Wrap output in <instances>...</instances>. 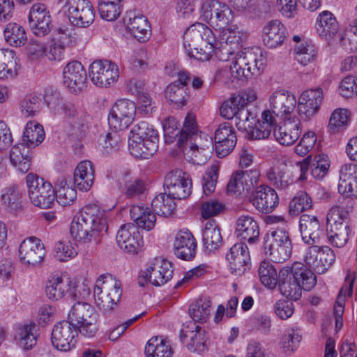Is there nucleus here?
I'll list each match as a JSON object with an SVG mask.
<instances>
[{
  "mask_svg": "<svg viewBox=\"0 0 357 357\" xmlns=\"http://www.w3.org/2000/svg\"><path fill=\"white\" fill-rule=\"evenodd\" d=\"M107 213L96 204L84 206L73 218L70 233L79 245L98 243L107 230Z\"/></svg>",
  "mask_w": 357,
  "mask_h": 357,
  "instance_id": "1",
  "label": "nucleus"
},
{
  "mask_svg": "<svg viewBox=\"0 0 357 357\" xmlns=\"http://www.w3.org/2000/svg\"><path fill=\"white\" fill-rule=\"evenodd\" d=\"M158 132L153 126L141 121L130 132L128 149L135 157L148 159L158 151Z\"/></svg>",
  "mask_w": 357,
  "mask_h": 357,
  "instance_id": "2",
  "label": "nucleus"
},
{
  "mask_svg": "<svg viewBox=\"0 0 357 357\" xmlns=\"http://www.w3.org/2000/svg\"><path fill=\"white\" fill-rule=\"evenodd\" d=\"M227 61H231L229 66L231 75L234 78L241 79L257 75L265 66V58L259 50L254 51L244 48L234 52Z\"/></svg>",
  "mask_w": 357,
  "mask_h": 357,
  "instance_id": "3",
  "label": "nucleus"
},
{
  "mask_svg": "<svg viewBox=\"0 0 357 357\" xmlns=\"http://www.w3.org/2000/svg\"><path fill=\"white\" fill-rule=\"evenodd\" d=\"M98 317L89 303L77 302L69 311L67 320L77 328L82 335L93 337L98 331Z\"/></svg>",
  "mask_w": 357,
  "mask_h": 357,
  "instance_id": "4",
  "label": "nucleus"
},
{
  "mask_svg": "<svg viewBox=\"0 0 357 357\" xmlns=\"http://www.w3.org/2000/svg\"><path fill=\"white\" fill-rule=\"evenodd\" d=\"M264 251L275 263H282L288 259L292 252L291 241L288 231L278 228L266 234Z\"/></svg>",
  "mask_w": 357,
  "mask_h": 357,
  "instance_id": "5",
  "label": "nucleus"
},
{
  "mask_svg": "<svg viewBox=\"0 0 357 357\" xmlns=\"http://www.w3.org/2000/svg\"><path fill=\"white\" fill-rule=\"evenodd\" d=\"M28 195L31 202L41 208L52 206L55 200V191L52 185L39 176L29 173L26 176Z\"/></svg>",
  "mask_w": 357,
  "mask_h": 357,
  "instance_id": "6",
  "label": "nucleus"
},
{
  "mask_svg": "<svg viewBox=\"0 0 357 357\" xmlns=\"http://www.w3.org/2000/svg\"><path fill=\"white\" fill-rule=\"evenodd\" d=\"M248 36L247 31L237 25L222 29L218 36L216 57L221 61H227L234 52L241 50Z\"/></svg>",
  "mask_w": 357,
  "mask_h": 357,
  "instance_id": "7",
  "label": "nucleus"
},
{
  "mask_svg": "<svg viewBox=\"0 0 357 357\" xmlns=\"http://www.w3.org/2000/svg\"><path fill=\"white\" fill-rule=\"evenodd\" d=\"M346 214L340 206L332 207L327 213V238L335 247H344L349 240L350 227L344 225L342 220Z\"/></svg>",
  "mask_w": 357,
  "mask_h": 357,
  "instance_id": "8",
  "label": "nucleus"
},
{
  "mask_svg": "<svg viewBox=\"0 0 357 357\" xmlns=\"http://www.w3.org/2000/svg\"><path fill=\"white\" fill-rule=\"evenodd\" d=\"M177 145L183 151L188 160L199 165H203L207 161L213 147L212 138L208 135L195 136L183 142V145Z\"/></svg>",
  "mask_w": 357,
  "mask_h": 357,
  "instance_id": "9",
  "label": "nucleus"
},
{
  "mask_svg": "<svg viewBox=\"0 0 357 357\" xmlns=\"http://www.w3.org/2000/svg\"><path fill=\"white\" fill-rule=\"evenodd\" d=\"M201 15L211 26L220 29L227 27L234 19L231 8L217 0L204 2L201 7Z\"/></svg>",
  "mask_w": 357,
  "mask_h": 357,
  "instance_id": "10",
  "label": "nucleus"
},
{
  "mask_svg": "<svg viewBox=\"0 0 357 357\" xmlns=\"http://www.w3.org/2000/svg\"><path fill=\"white\" fill-rule=\"evenodd\" d=\"M63 10L73 26L88 27L95 19L93 8L88 0H66Z\"/></svg>",
  "mask_w": 357,
  "mask_h": 357,
  "instance_id": "11",
  "label": "nucleus"
},
{
  "mask_svg": "<svg viewBox=\"0 0 357 357\" xmlns=\"http://www.w3.org/2000/svg\"><path fill=\"white\" fill-rule=\"evenodd\" d=\"M137 107L133 101L119 100L112 107L108 116L110 128L119 131L127 128L134 121Z\"/></svg>",
  "mask_w": 357,
  "mask_h": 357,
  "instance_id": "12",
  "label": "nucleus"
},
{
  "mask_svg": "<svg viewBox=\"0 0 357 357\" xmlns=\"http://www.w3.org/2000/svg\"><path fill=\"white\" fill-rule=\"evenodd\" d=\"M89 75L95 85L107 88L116 82L119 77V70L114 63L98 60L91 64Z\"/></svg>",
  "mask_w": 357,
  "mask_h": 357,
  "instance_id": "13",
  "label": "nucleus"
},
{
  "mask_svg": "<svg viewBox=\"0 0 357 357\" xmlns=\"http://www.w3.org/2000/svg\"><path fill=\"white\" fill-rule=\"evenodd\" d=\"M305 264L318 274L325 273L335 260L333 250L328 246H310L304 255Z\"/></svg>",
  "mask_w": 357,
  "mask_h": 357,
  "instance_id": "14",
  "label": "nucleus"
},
{
  "mask_svg": "<svg viewBox=\"0 0 357 357\" xmlns=\"http://www.w3.org/2000/svg\"><path fill=\"white\" fill-rule=\"evenodd\" d=\"M77 328L68 320L56 323L52 331L51 342L53 347L61 351H68L77 343Z\"/></svg>",
  "mask_w": 357,
  "mask_h": 357,
  "instance_id": "15",
  "label": "nucleus"
},
{
  "mask_svg": "<svg viewBox=\"0 0 357 357\" xmlns=\"http://www.w3.org/2000/svg\"><path fill=\"white\" fill-rule=\"evenodd\" d=\"M212 45L218 50V38L206 25L196 23L189 26L183 35V47Z\"/></svg>",
  "mask_w": 357,
  "mask_h": 357,
  "instance_id": "16",
  "label": "nucleus"
},
{
  "mask_svg": "<svg viewBox=\"0 0 357 357\" xmlns=\"http://www.w3.org/2000/svg\"><path fill=\"white\" fill-rule=\"evenodd\" d=\"M164 186L165 191L173 199H181L191 193L192 181L185 172L174 170L165 176Z\"/></svg>",
  "mask_w": 357,
  "mask_h": 357,
  "instance_id": "17",
  "label": "nucleus"
},
{
  "mask_svg": "<svg viewBox=\"0 0 357 357\" xmlns=\"http://www.w3.org/2000/svg\"><path fill=\"white\" fill-rule=\"evenodd\" d=\"M29 24L33 34L38 37L47 36L51 31L52 17L46 5L36 3L29 13Z\"/></svg>",
  "mask_w": 357,
  "mask_h": 357,
  "instance_id": "18",
  "label": "nucleus"
},
{
  "mask_svg": "<svg viewBox=\"0 0 357 357\" xmlns=\"http://www.w3.org/2000/svg\"><path fill=\"white\" fill-rule=\"evenodd\" d=\"M119 247L124 252L135 254L143 246V238L139 229L132 223L121 226L116 236Z\"/></svg>",
  "mask_w": 357,
  "mask_h": 357,
  "instance_id": "19",
  "label": "nucleus"
},
{
  "mask_svg": "<svg viewBox=\"0 0 357 357\" xmlns=\"http://www.w3.org/2000/svg\"><path fill=\"white\" fill-rule=\"evenodd\" d=\"M45 255L43 243L36 237L24 239L19 248L18 255L20 261L30 266L40 264L43 261Z\"/></svg>",
  "mask_w": 357,
  "mask_h": 357,
  "instance_id": "20",
  "label": "nucleus"
},
{
  "mask_svg": "<svg viewBox=\"0 0 357 357\" xmlns=\"http://www.w3.org/2000/svg\"><path fill=\"white\" fill-rule=\"evenodd\" d=\"M180 337L182 341L186 337L190 338L186 347L191 351L201 353L207 348L208 337L206 330L195 321H188L183 326L180 331Z\"/></svg>",
  "mask_w": 357,
  "mask_h": 357,
  "instance_id": "21",
  "label": "nucleus"
},
{
  "mask_svg": "<svg viewBox=\"0 0 357 357\" xmlns=\"http://www.w3.org/2000/svg\"><path fill=\"white\" fill-rule=\"evenodd\" d=\"M146 270L150 283L155 287L166 284L172 279L174 272L172 263L160 257L150 259Z\"/></svg>",
  "mask_w": 357,
  "mask_h": 357,
  "instance_id": "22",
  "label": "nucleus"
},
{
  "mask_svg": "<svg viewBox=\"0 0 357 357\" xmlns=\"http://www.w3.org/2000/svg\"><path fill=\"white\" fill-rule=\"evenodd\" d=\"M226 260L232 274L237 276L244 274L250 266V256L247 245L244 243L234 244L226 255Z\"/></svg>",
  "mask_w": 357,
  "mask_h": 357,
  "instance_id": "23",
  "label": "nucleus"
},
{
  "mask_svg": "<svg viewBox=\"0 0 357 357\" xmlns=\"http://www.w3.org/2000/svg\"><path fill=\"white\" fill-rule=\"evenodd\" d=\"M299 231L303 241L308 245L319 243L324 230L316 215L303 213L299 219Z\"/></svg>",
  "mask_w": 357,
  "mask_h": 357,
  "instance_id": "24",
  "label": "nucleus"
},
{
  "mask_svg": "<svg viewBox=\"0 0 357 357\" xmlns=\"http://www.w3.org/2000/svg\"><path fill=\"white\" fill-rule=\"evenodd\" d=\"M322 99L323 91L320 88L303 91L298 100V111L301 117L307 120L317 113Z\"/></svg>",
  "mask_w": 357,
  "mask_h": 357,
  "instance_id": "25",
  "label": "nucleus"
},
{
  "mask_svg": "<svg viewBox=\"0 0 357 357\" xmlns=\"http://www.w3.org/2000/svg\"><path fill=\"white\" fill-rule=\"evenodd\" d=\"M250 202L259 211L269 213L278 205L279 198L274 189L261 185L251 194Z\"/></svg>",
  "mask_w": 357,
  "mask_h": 357,
  "instance_id": "26",
  "label": "nucleus"
},
{
  "mask_svg": "<svg viewBox=\"0 0 357 357\" xmlns=\"http://www.w3.org/2000/svg\"><path fill=\"white\" fill-rule=\"evenodd\" d=\"M215 150L217 156L222 158L232 151L236 144V136L229 123H223L215 132Z\"/></svg>",
  "mask_w": 357,
  "mask_h": 357,
  "instance_id": "27",
  "label": "nucleus"
},
{
  "mask_svg": "<svg viewBox=\"0 0 357 357\" xmlns=\"http://www.w3.org/2000/svg\"><path fill=\"white\" fill-rule=\"evenodd\" d=\"M296 99L290 92L284 90H276L269 97L268 109L272 115L282 116L289 114L296 107Z\"/></svg>",
  "mask_w": 357,
  "mask_h": 357,
  "instance_id": "28",
  "label": "nucleus"
},
{
  "mask_svg": "<svg viewBox=\"0 0 357 357\" xmlns=\"http://www.w3.org/2000/svg\"><path fill=\"white\" fill-rule=\"evenodd\" d=\"M288 272V276L294 279L305 291H310L317 283V276L305 264L294 262L280 269Z\"/></svg>",
  "mask_w": 357,
  "mask_h": 357,
  "instance_id": "29",
  "label": "nucleus"
},
{
  "mask_svg": "<svg viewBox=\"0 0 357 357\" xmlns=\"http://www.w3.org/2000/svg\"><path fill=\"white\" fill-rule=\"evenodd\" d=\"M288 272V276L294 279L305 291H310L317 283V276L305 264L294 262L280 269Z\"/></svg>",
  "mask_w": 357,
  "mask_h": 357,
  "instance_id": "30",
  "label": "nucleus"
},
{
  "mask_svg": "<svg viewBox=\"0 0 357 357\" xmlns=\"http://www.w3.org/2000/svg\"><path fill=\"white\" fill-rule=\"evenodd\" d=\"M288 272V276L294 279L305 291H310L317 283V276L305 264L294 262L280 269Z\"/></svg>",
  "mask_w": 357,
  "mask_h": 357,
  "instance_id": "31",
  "label": "nucleus"
},
{
  "mask_svg": "<svg viewBox=\"0 0 357 357\" xmlns=\"http://www.w3.org/2000/svg\"><path fill=\"white\" fill-rule=\"evenodd\" d=\"M197 242L188 230H180L174 241V253L179 259L190 260L196 254Z\"/></svg>",
  "mask_w": 357,
  "mask_h": 357,
  "instance_id": "32",
  "label": "nucleus"
},
{
  "mask_svg": "<svg viewBox=\"0 0 357 357\" xmlns=\"http://www.w3.org/2000/svg\"><path fill=\"white\" fill-rule=\"evenodd\" d=\"M63 78L64 85L72 91L77 92L84 86L86 74L80 62L73 61L63 68Z\"/></svg>",
  "mask_w": 357,
  "mask_h": 357,
  "instance_id": "33",
  "label": "nucleus"
},
{
  "mask_svg": "<svg viewBox=\"0 0 357 357\" xmlns=\"http://www.w3.org/2000/svg\"><path fill=\"white\" fill-rule=\"evenodd\" d=\"M276 126L274 115L269 110H264L261 116V120H255L245 132L249 139H264L269 137Z\"/></svg>",
  "mask_w": 357,
  "mask_h": 357,
  "instance_id": "34",
  "label": "nucleus"
},
{
  "mask_svg": "<svg viewBox=\"0 0 357 357\" xmlns=\"http://www.w3.org/2000/svg\"><path fill=\"white\" fill-rule=\"evenodd\" d=\"M264 44L268 48H276L281 46L286 39V29L278 20L268 22L262 30Z\"/></svg>",
  "mask_w": 357,
  "mask_h": 357,
  "instance_id": "35",
  "label": "nucleus"
},
{
  "mask_svg": "<svg viewBox=\"0 0 357 357\" xmlns=\"http://www.w3.org/2000/svg\"><path fill=\"white\" fill-rule=\"evenodd\" d=\"M73 282L69 278L52 275L46 282L45 294L53 301L63 298L72 289Z\"/></svg>",
  "mask_w": 357,
  "mask_h": 357,
  "instance_id": "36",
  "label": "nucleus"
},
{
  "mask_svg": "<svg viewBox=\"0 0 357 357\" xmlns=\"http://www.w3.org/2000/svg\"><path fill=\"white\" fill-rule=\"evenodd\" d=\"M95 178L93 165L91 161L80 162L74 171V183L80 191L88 192L92 187Z\"/></svg>",
  "mask_w": 357,
  "mask_h": 357,
  "instance_id": "37",
  "label": "nucleus"
},
{
  "mask_svg": "<svg viewBox=\"0 0 357 357\" xmlns=\"http://www.w3.org/2000/svg\"><path fill=\"white\" fill-rule=\"evenodd\" d=\"M235 234L240 239L254 243L259 236V225L252 217L241 215L236 220Z\"/></svg>",
  "mask_w": 357,
  "mask_h": 357,
  "instance_id": "38",
  "label": "nucleus"
},
{
  "mask_svg": "<svg viewBox=\"0 0 357 357\" xmlns=\"http://www.w3.org/2000/svg\"><path fill=\"white\" fill-rule=\"evenodd\" d=\"M315 29L317 34L321 38L330 40L337 34L339 24L331 12L324 10L318 15L316 19Z\"/></svg>",
  "mask_w": 357,
  "mask_h": 357,
  "instance_id": "39",
  "label": "nucleus"
},
{
  "mask_svg": "<svg viewBox=\"0 0 357 357\" xmlns=\"http://www.w3.org/2000/svg\"><path fill=\"white\" fill-rule=\"evenodd\" d=\"M301 129L300 123L291 121L285 122L283 126H276L273 128L275 139L282 145L289 146L293 144L299 137Z\"/></svg>",
  "mask_w": 357,
  "mask_h": 357,
  "instance_id": "40",
  "label": "nucleus"
},
{
  "mask_svg": "<svg viewBox=\"0 0 357 357\" xmlns=\"http://www.w3.org/2000/svg\"><path fill=\"white\" fill-rule=\"evenodd\" d=\"M130 214L137 228L140 227L148 231L153 229L156 216L155 212H152L149 207L133 205L130 210Z\"/></svg>",
  "mask_w": 357,
  "mask_h": 357,
  "instance_id": "41",
  "label": "nucleus"
},
{
  "mask_svg": "<svg viewBox=\"0 0 357 357\" xmlns=\"http://www.w3.org/2000/svg\"><path fill=\"white\" fill-rule=\"evenodd\" d=\"M354 188L357 189V165L344 164L340 170L338 190L340 193L349 195Z\"/></svg>",
  "mask_w": 357,
  "mask_h": 357,
  "instance_id": "42",
  "label": "nucleus"
},
{
  "mask_svg": "<svg viewBox=\"0 0 357 357\" xmlns=\"http://www.w3.org/2000/svg\"><path fill=\"white\" fill-rule=\"evenodd\" d=\"M204 248L211 252L218 250L222 243V237L218 226L213 220L206 222L202 232Z\"/></svg>",
  "mask_w": 357,
  "mask_h": 357,
  "instance_id": "43",
  "label": "nucleus"
},
{
  "mask_svg": "<svg viewBox=\"0 0 357 357\" xmlns=\"http://www.w3.org/2000/svg\"><path fill=\"white\" fill-rule=\"evenodd\" d=\"M29 149L25 144L20 143L14 145L10 151L11 164L22 173L27 172L30 168Z\"/></svg>",
  "mask_w": 357,
  "mask_h": 357,
  "instance_id": "44",
  "label": "nucleus"
},
{
  "mask_svg": "<svg viewBox=\"0 0 357 357\" xmlns=\"http://www.w3.org/2000/svg\"><path fill=\"white\" fill-rule=\"evenodd\" d=\"M127 28L130 33L141 43L147 41L151 35V25L143 15L130 17Z\"/></svg>",
  "mask_w": 357,
  "mask_h": 357,
  "instance_id": "45",
  "label": "nucleus"
},
{
  "mask_svg": "<svg viewBox=\"0 0 357 357\" xmlns=\"http://www.w3.org/2000/svg\"><path fill=\"white\" fill-rule=\"evenodd\" d=\"M278 286L281 294L287 298L297 301L301 297L303 288L292 278L288 276L286 271H279Z\"/></svg>",
  "mask_w": 357,
  "mask_h": 357,
  "instance_id": "46",
  "label": "nucleus"
},
{
  "mask_svg": "<svg viewBox=\"0 0 357 357\" xmlns=\"http://www.w3.org/2000/svg\"><path fill=\"white\" fill-rule=\"evenodd\" d=\"M36 324L33 323L20 325L16 328L15 340L24 350L31 349L37 342Z\"/></svg>",
  "mask_w": 357,
  "mask_h": 357,
  "instance_id": "47",
  "label": "nucleus"
},
{
  "mask_svg": "<svg viewBox=\"0 0 357 357\" xmlns=\"http://www.w3.org/2000/svg\"><path fill=\"white\" fill-rule=\"evenodd\" d=\"M43 127L36 121H29L24 128L22 141L28 148H34L42 143L45 139Z\"/></svg>",
  "mask_w": 357,
  "mask_h": 357,
  "instance_id": "48",
  "label": "nucleus"
},
{
  "mask_svg": "<svg viewBox=\"0 0 357 357\" xmlns=\"http://www.w3.org/2000/svg\"><path fill=\"white\" fill-rule=\"evenodd\" d=\"M144 354L146 357H172L173 351L168 342L153 337L147 342Z\"/></svg>",
  "mask_w": 357,
  "mask_h": 357,
  "instance_id": "49",
  "label": "nucleus"
},
{
  "mask_svg": "<svg viewBox=\"0 0 357 357\" xmlns=\"http://www.w3.org/2000/svg\"><path fill=\"white\" fill-rule=\"evenodd\" d=\"M151 207L155 214L167 217L176 209L174 199L165 191L155 196L151 202Z\"/></svg>",
  "mask_w": 357,
  "mask_h": 357,
  "instance_id": "50",
  "label": "nucleus"
},
{
  "mask_svg": "<svg viewBox=\"0 0 357 357\" xmlns=\"http://www.w3.org/2000/svg\"><path fill=\"white\" fill-rule=\"evenodd\" d=\"M297 61L303 66L314 63L318 55V49L311 40L297 45L294 49Z\"/></svg>",
  "mask_w": 357,
  "mask_h": 357,
  "instance_id": "51",
  "label": "nucleus"
},
{
  "mask_svg": "<svg viewBox=\"0 0 357 357\" xmlns=\"http://www.w3.org/2000/svg\"><path fill=\"white\" fill-rule=\"evenodd\" d=\"M101 281L102 279L98 278L96 282L93 289L95 301L100 310L104 312H109L113 310L117 303L109 296L107 292L109 289L105 287Z\"/></svg>",
  "mask_w": 357,
  "mask_h": 357,
  "instance_id": "52",
  "label": "nucleus"
},
{
  "mask_svg": "<svg viewBox=\"0 0 357 357\" xmlns=\"http://www.w3.org/2000/svg\"><path fill=\"white\" fill-rule=\"evenodd\" d=\"M258 275L261 283L266 287L273 289L279 282V273L268 261L264 260L258 268Z\"/></svg>",
  "mask_w": 357,
  "mask_h": 357,
  "instance_id": "53",
  "label": "nucleus"
},
{
  "mask_svg": "<svg viewBox=\"0 0 357 357\" xmlns=\"http://www.w3.org/2000/svg\"><path fill=\"white\" fill-rule=\"evenodd\" d=\"M4 38L8 43L15 47L24 45L27 40L24 28L17 23H8L6 25Z\"/></svg>",
  "mask_w": 357,
  "mask_h": 357,
  "instance_id": "54",
  "label": "nucleus"
},
{
  "mask_svg": "<svg viewBox=\"0 0 357 357\" xmlns=\"http://www.w3.org/2000/svg\"><path fill=\"white\" fill-rule=\"evenodd\" d=\"M350 112L344 108L335 109L329 119L328 128L330 132L337 133L344 130L348 126Z\"/></svg>",
  "mask_w": 357,
  "mask_h": 357,
  "instance_id": "55",
  "label": "nucleus"
},
{
  "mask_svg": "<svg viewBox=\"0 0 357 357\" xmlns=\"http://www.w3.org/2000/svg\"><path fill=\"white\" fill-rule=\"evenodd\" d=\"M23 193L17 186L13 185L6 189L2 201L8 208L14 213L23 209Z\"/></svg>",
  "mask_w": 357,
  "mask_h": 357,
  "instance_id": "56",
  "label": "nucleus"
},
{
  "mask_svg": "<svg viewBox=\"0 0 357 357\" xmlns=\"http://www.w3.org/2000/svg\"><path fill=\"white\" fill-rule=\"evenodd\" d=\"M56 192H55V198L57 202L63 206H70L75 202L77 197L76 190L68 185L65 178H61L56 183Z\"/></svg>",
  "mask_w": 357,
  "mask_h": 357,
  "instance_id": "57",
  "label": "nucleus"
},
{
  "mask_svg": "<svg viewBox=\"0 0 357 357\" xmlns=\"http://www.w3.org/2000/svg\"><path fill=\"white\" fill-rule=\"evenodd\" d=\"M165 97L169 102L178 107L184 106L188 101V88L169 84L165 90Z\"/></svg>",
  "mask_w": 357,
  "mask_h": 357,
  "instance_id": "58",
  "label": "nucleus"
},
{
  "mask_svg": "<svg viewBox=\"0 0 357 357\" xmlns=\"http://www.w3.org/2000/svg\"><path fill=\"white\" fill-rule=\"evenodd\" d=\"M211 312V303L208 300L199 299L189 307V314L196 324L206 322Z\"/></svg>",
  "mask_w": 357,
  "mask_h": 357,
  "instance_id": "59",
  "label": "nucleus"
},
{
  "mask_svg": "<svg viewBox=\"0 0 357 357\" xmlns=\"http://www.w3.org/2000/svg\"><path fill=\"white\" fill-rule=\"evenodd\" d=\"M206 135L202 132H198L195 116L192 114H188L185 116L183 126L180 131V135L177 139V144H183V142L194 138L195 136Z\"/></svg>",
  "mask_w": 357,
  "mask_h": 357,
  "instance_id": "60",
  "label": "nucleus"
},
{
  "mask_svg": "<svg viewBox=\"0 0 357 357\" xmlns=\"http://www.w3.org/2000/svg\"><path fill=\"white\" fill-rule=\"evenodd\" d=\"M0 63L10 77H13L19 69V60L15 52L9 49L0 50Z\"/></svg>",
  "mask_w": 357,
  "mask_h": 357,
  "instance_id": "61",
  "label": "nucleus"
},
{
  "mask_svg": "<svg viewBox=\"0 0 357 357\" xmlns=\"http://www.w3.org/2000/svg\"><path fill=\"white\" fill-rule=\"evenodd\" d=\"M41 108V100L36 96H26L20 102L21 114L25 118L36 116L40 113Z\"/></svg>",
  "mask_w": 357,
  "mask_h": 357,
  "instance_id": "62",
  "label": "nucleus"
},
{
  "mask_svg": "<svg viewBox=\"0 0 357 357\" xmlns=\"http://www.w3.org/2000/svg\"><path fill=\"white\" fill-rule=\"evenodd\" d=\"M340 44L346 50L357 51V19L347 26L341 37Z\"/></svg>",
  "mask_w": 357,
  "mask_h": 357,
  "instance_id": "63",
  "label": "nucleus"
},
{
  "mask_svg": "<svg viewBox=\"0 0 357 357\" xmlns=\"http://www.w3.org/2000/svg\"><path fill=\"white\" fill-rule=\"evenodd\" d=\"M330 162L328 157L324 154H319L310 160V173L316 179L323 178L327 174Z\"/></svg>",
  "mask_w": 357,
  "mask_h": 357,
  "instance_id": "64",
  "label": "nucleus"
}]
</instances>
